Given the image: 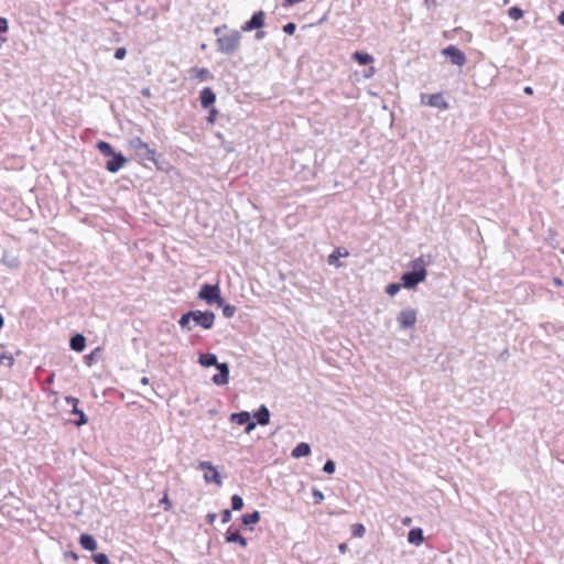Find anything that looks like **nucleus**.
<instances>
[{"label": "nucleus", "mask_w": 564, "mask_h": 564, "mask_svg": "<svg viewBox=\"0 0 564 564\" xmlns=\"http://www.w3.org/2000/svg\"><path fill=\"white\" fill-rule=\"evenodd\" d=\"M214 33L217 36L218 51L226 55L234 54L240 46L241 34L237 30H229L226 24L216 26Z\"/></svg>", "instance_id": "nucleus-1"}, {"label": "nucleus", "mask_w": 564, "mask_h": 564, "mask_svg": "<svg viewBox=\"0 0 564 564\" xmlns=\"http://www.w3.org/2000/svg\"><path fill=\"white\" fill-rule=\"evenodd\" d=\"M412 270L404 272L401 276L402 286L405 289H413L419 283L423 282L426 279L427 272L425 269V261L422 257L413 260L411 262Z\"/></svg>", "instance_id": "nucleus-2"}, {"label": "nucleus", "mask_w": 564, "mask_h": 564, "mask_svg": "<svg viewBox=\"0 0 564 564\" xmlns=\"http://www.w3.org/2000/svg\"><path fill=\"white\" fill-rule=\"evenodd\" d=\"M128 149L141 161H150L156 164V151L140 137H133L128 141Z\"/></svg>", "instance_id": "nucleus-3"}, {"label": "nucleus", "mask_w": 564, "mask_h": 564, "mask_svg": "<svg viewBox=\"0 0 564 564\" xmlns=\"http://www.w3.org/2000/svg\"><path fill=\"white\" fill-rule=\"evenodd\" d=\"M198 297L204 300L208 305L224 304V299L220 295V289L218 284H204L198 292Z\"/></svg>", "instance_id": "nucleus-4"}, {"label": "nucleus", "mask_w": 564, "mask_h": 564, "mask_svg": "<svg viewBox=\"0 0 564 564\" xmlns=\"http://www.w3.org/2000/svg\"><path fill=\"white\" fill-rule=\"evenodd\" d=\"M194 315L192 319L196 326H200L204 329H210L215 323V313L212 311H192Z\"/></svg>", "instance_id": "nucleus-5"}, {"label": "nucleus", "mask_w": 564, "mask_h": 564, "mask_svg": "<svg viewBox=\"0 0 564 564\" xmlns=\"http://www.w3.org/2000/svg\"><path fill=\"white\" fill-rule=\"evenodd\" d=\"M198 468L206 470L204 474V480L206 482H208V484L213 482L217 486L223 485V478H221L220 474L218 473L216 467L210 462H200L198 464Z\"/></svg>", "instance_id": "nucleus-6"}, {"label": "nucleus", "mask_w": 564, "mask_h": 564, "mask_svg": "<svg viewBox=\"0 0 564 564\" xmlns=\"http://www.w3.org/2000/svg\"><path fill=\"white\" fill-rule=\"evenodd\" d=\"M442 54L447 56L451 59L452 64L456 65L458 67L464 66L466 63V56H465L464 52L460 51L455 45H449V46L445 47L442 51Z\"/></svg>", "instance_id": "nucleus-7"}, {"label": "nucleus", "mask_w": 564, "mask_h": 564, "mask_svg": "<svg viewBox=\"0 0 564 564\" xmlns=\"http://www.w3.org/2000/svg\"><path fill=\"white\" fill-rule=\"evenodd\" d=\"M264 20L265 13L263 11L260 10L258 12H254L250 20H248L241 25V31L250 32L253 30H260L264 25Z\"/></svg>", "instance_id": "nucleus-8"}, {"label": "nucleus", "mask_w": 564, "mask_h": 564, "mask_svg": "<svg viewBox=\"0 0 564 564\" xmlns=\"http://www.w3.org/2000/svg\"><path fill=\"white\" fill-rule=\"evenodd\" d=\"M422 104H426L430 107L446 110L449 108L448 102L444 99L441 93L432 94L430 96H421Z\"/></svg>", "instance_id": "nucleus-9"}, {"label": "nucleus", "mask_w": 564, "mask_h": 564, "mask_svg": "<svg viewBox=\"0 0 564 564\" xmlns=\"http://www.w3.org/2000/svg\"><path fill=\"white\" fill-rule=\"evenodd\" d=\"M398 322L401 329L413 327L416 322V312L413 308H404L398 314Z\"/></svg>", "instance_id": "nucleus-10"}, {"label": "nucleus", "mask_w": 564, "mask_h": 564, "mask_svg": "<svg viewBox=\"0 0 564 564\" xmlns=\"http://www.w3.org/2000/svg\"><path fill=\"white\" fill-rule=\"evenodd\" d=\"M218 373L213 377V383L216 386H225L229 381V365L221 362L217 365Z\"/></svg>", "instance_id": "nucleus-11"}, {"label": "nucleus", "mask_w": 564, "mask_h": 564, "mask_svg": "<svg viewBox=\"0 0 564 564\" xmlns=\"http://www.w3.org/2000/svg\"><path fill=\"white\" fill-rule=\"evenodd\" d=\"M127 162L126 158L121 153H115L106 162V169L110 173H117Z\"/></svg>", "instance_id": "nucleus-12"}, {"label": "nucleus", "mask_w": 564, "mask_h": 564, "mask_svg": "<svg viewBox=\"0 0 564 564\" xmlns=\"http://www.w3.org/2000/svg\"><path fill=\"white\" fill-rule=\"evenodd\" d=\"M78 399L73 397V416H76L73 419V425L82 426L88 422L87 415L78 409Z\"/></svg>", "instance_id": "nucleus-13"}, {"label": "nucleus", "mask_w": 564, "mask_h": 564, "mask_svg": "<svg viewBox=\"0 0 564 564\" xmlns=\"http://www.w3.org/2000/svg\"><path fill=\"white\" fill-rule=\"evenodd\" d=\"M200 105L203 108H209L216 100V95L212 88L205 87L199 95Z\"/></svg>", "instance_id": "nucleus-14"}, {"label": "nucleus", "mask_w": 564, "mask_h": 564, "mask_svg": "<svg viewBox=\"0 0 564 564\" xmlns=\"http://www.w3.org/2000/svg\"><path fill=\"white\" fill-rule=\"evenodd\" d=\"M253 417L256 419V423L259 425H267L270 422V411L269 409L262 404L260 408L254 412Z\"/></svg>", "instance_id": "nucleus-15"}, {"label": "nucleus", "mask_w": 564, "mask_h": 564, "mask_svg": "<svg viewBox=\"0 0 564 564\" xmlns=\"http://www.w3.org/2000/svg\"><path fill=\"white\" fill-rule=\"evenodd\" d=\"M226 542L238 543L243 547L247 546L246 538H243L240 534L239 530H237V529H235V530H232L231 528L228 529V531L226 532Z\"/></svg>", "instance_id": "nucleus-16"}, {"label": "nucleus", "mask_w": 564, "mask_h": 564, "mask_svg": "<svg viewBox=\"0 0 564 564\" xmlns=\"http://www.w3.org/2000/svg\"><path fill=\"white\" fill-rule=\"evenodd\" d=\"M311 454V446L308 443L301 442L292 449L293 458L306 457Z\"/></svg>", "instance_id": "nucleus-17"}, {"label": "nucleus", "mask_w": 564, "mask_h": 564, "mask_svg": "<svg viewBox=\"0 0 564 564\" xmlns=\"http://www.w3.org/2000/svg\"><path fill=\"white\" fill-rule=\"evenodd\" d=\"M189 73L192 78L198 79L199 82H206L213 77L207 68L192 67Z\"/></svg>", "instance_id": "nucleus-18"}, {"label": "nucleus", "mask_w": 564, "mask_h": 564, "mask_svg": "<svg viewBox=\"0 0 564 564\" xmlns=\"http://www.w3.org/2000/svg\"><path fill=\"white\" fill-rule=\"evenodd\" d=\"M408 541L411 544L420 545L424 541L423 531L420 528H413L408 533Z\"/></svg>", "instance_id": "nucleus-19"}, {"label": "nucleus", "mask_w": 564, "mask_h": 564, "mask_svg": "<svg viewBox=\"0 0 564 564\" xmlns=\"http://www.w3.org/2000/svg\"><path fill=\"white\" fill-rule=\"evenodd\" d=\"M198 362L203 366V367H212V366H215L217 368V365H219L220 362H218L217 360V356L215 354H212V352H207V354H202L198 358Z\"/></svg>", "instance_id": "nucleus-20"}, {"label": "nucleus", "mask_w": 564, "mask_h": 564, "mask_svg": "<svg viewBox=\"0 0 564 564\" xmlns=\"http://www.w3.org/2000/svg\"><path fill=\"white\" fill-rule=\"evenodd\" d=\"M349 253L347 250L341 251L340 248H336L329 256H328V264L335 265L337 268L341 267V263L338 261L340 257H347Z\"/></svg>", "instance_id": "nucleus-21"}, {"label": "nucleus", "mask_w": 564, "mask_h": 564, "mask_svg": "<svg viewBox=\"0 0 564 564\" xmlns=\"http://www.w3.org/2000/svg\"><path fill=\"white\" fill-rule=\"evenodd\" d=\"M1 262L10 269H17L20 265V260L17 256L4 251Z\"/></svg>", "instance_id": "nucleus-22"}, {"label": "nucleus", "mask_w": 564, "mask_h": 564, "mask_svg": "<svg viewBox=\"0 0 564 564\" xmlns=\"http://www.w3.org/2000/svg\"><path fill=\"white\" fill-rule=\"evenodd\" d=\"M79 543L83 549L88 551H94L97 549V542L95 538L90 534H82L79 538Z\"/></svg>", "instance_id": "nucleus-23"}, {"label": "nucleus", "mask_w": 564, "mask_h": 564, "mask_svg": "<svg viewBox=\"0 0 564 564\" xmlns=\"http://www.w3.org/2000/svg\"><path fill=\"white\" fill-rule=\"evenodd\" d=\"M250 419L251 415L247 411L236 412L230 415V420L239 425H245Z\"/></svg>", "instance_id": "nucleus-24"}, {"label": "nucleus", "mask_w": 564, "mask_h": 564, "mask_svg": "<svg viewBox=\"0 0 564 564\" xmlns=\"http://www.w3.org/2000/svg\"><path fill=\"white\" fill-rule=\"evenodd\" d=\"M86 346V338L83 334H73V350L83 351Z\"/></svg>", "instance_id": "nucleus-25"}, {"label": "nucleus", "mask_w": 564, "mask_h": 564, "mask_svg": "<svg viewBox=\"0 0 564 564\" xmlns=\"http://www.w3.org/2000/svg\"><path fill=\"white\" fill-rule=\"evenodd\" d=\"M241 520L246 527L250 524H256L260 521V512L256 510L251 513L243 514Z\"/></svg>", "instance_id": "nucleus-26"}, {"label": "nucleus", "mask_w": 564, "mask_h": 564, "mask_svg": "<svg viewBox=\"0 0 564 564\" xmlns=\"http://www.w3.org/2000/svg\"><path fill=\"white\" fill-rule=\"evenodd\" d=\"M352 57L360 65H368L373 61L371 55H369L368 53H364V52H355Z\"/></svg>", "instance_id": "nucleus-27"}, {"label": "nucleus", "mask_w": 564, "mask_h": 564, "mask_svg": "<svg viewBox=\"0 0 564 564\" xmlns=\"http://www.w3.org/2000/svg\"><path fill=\"white\" fill-rule=\"evenodd\" d=\"M97 149L106 156H111L116 153L112 145L106 141H99Z\"/></svg>", "instance_id": "nucleus-28"}, {"label": "nucleus", "mask_w": 564, "mask_h": 564, "mask_svg": "<svg viewBox=\"0 0 564 564\" xmlns=\"http://www.w3.org/2000/svg\"><path fill=\"white\" fill-rule=\"evenodd\" d=\"M194 313L192 311L186 312L183 314L178 321V324L182 328H186L187 330L192 329V326H189V323L193 321L192 316Z\"/></svg>", "instance_id": "nucleus-29"}, {"label": "nucleus", "mask_w": 564, "mask_h": 564, "mask_svg": "<svg viewBox=\"0 0 564 564\" xmlns=\"http://www.w3.org/2000/svg\"><path fill=\"white\" fill-rule=\"evenodd\" d=\"M100 347L95 348L90 354L84 357L85 364L90 367L100 357Z\"/></svg>", "instance_id": "nucleus-30"}, {"label": "nucleus", "mask_w": 564, "mask_h": 564, "mask_svg": "<svg viewBox=\"0 0 564 564\" xmlns=\"http://www.w3.org/2000/svg\"><path fill=\"white\" fill-rule=\"evenodd\" d=\"M218 306L223 308V315H224L226 318H231V317H234V315H235V313H236V311H237L236 306L230 305V304H226L225 302H224V304H223V305H218Z\"/></svg>", "instance_id": "nucleus-31"}, {"label": "nucleus", "mask_w": 564, "mask_h": 564, "mask_svg": "<svg viewBox=\"0 0 564 564\" xmlns=\"http://www.w3.org/2000/svg\"><path fill=\"white\" fill-rule=\"evenodd\" d=\"M508 15L512 19V20H520L522 17H523V10L520 9L519 7H511L509 10H508Z\"/></svg>", "instance_id": "nucleus-32"}, {"label": "nucleus", "mask_w": 564, "mask_h": 564, "mask_svg": "<svg viewBox=\"0 0 564 564\" xmlns=\"http://www.w3.org/2000/svg\"><path fill=\"white\" fill-rule=\"evenodd\" d=\"M243 507V499L239 495L231 496V508L235 511H238L242 509Z\"/></svg>", "instance_id": "nucleus-33"}, {"label": "nucleus", "mask_w": 564, "mask_h": 564, "mask_svg": "<svg viewBox=\"0 0 564 564\" xmlns=\"http://www.w3.org/2000/svg\"><path fill=\"white\" fill-rule=\"evenodd\" d=\"M401 289V285L398 283H390L386 288V293L390 296H394Z\"/></svg>", "instance_id": "nucleus-34"}, {"label": "nucleus", "mask_w": 564, "mask_h": 564, "mask_svg": "<svg viewBox=\"0 0 564 564\" xmlns=\"http://www.w3.org/2000/svg\"><path fill=\"white\" fill-rule=\"evenodd\" d=\"M93 560L96 564H108L109 558L105 553H97L93 555Z\"/></svg>", "instance_id": "nucleus-35"}, {"label": "nucleus", "mask_w": 564, "mask_h": 564, "mask_svg": "<svg viewBox=\"0 0 564 564\" xmlns=\"http://www.w3.org/2000/svg\"><path fill=\"white\" fill-rule=\"evenodd\" d=\"M336 469V464L332 459H327L323 466V471L326 474H333Z\"/></svg>", "instance_id": "nucleus-36"}, {"label": "nucleus", "mask_w": 564, "mask_h": 564, "mask_svg": "<svg viewBox=\"0 0 564 564\" xmlns=\"http://www.w3.org/2000/svg\"><path fill=\"white\" fill-rule=\"evenodd\" d=\"M365 532H366V529L362 524L357 523V524L352 525V534L355 536L361 538V536H364Z\"/></svg>", "instance_id": "nucleus-37"}, {"label": "nucleus", "mask_w": 564, "mask_h": 564, "mask_svg": "<svg viewBox=\"0 0 564 564\" xmlns=\"http://www.w3.org/2000/svg\"><path fill=\"white\" fill-rule=\"evenodd\" d=\"M312 496L315 503H321L324 500V494L318 489H313Z\"/></svg>", "instance_id": "nucleus-38"}, {"label": "nucleus", "mask_w": 564, "mask_h": 564, "mask_svg": "<svg viewBox=\"0 0 564 564\" xmlns=\"http://www.w3.org/2000/svg\"><path fill=\"white\" fill-rule=\"evenodd\" d=\"M295 30L296 25L293 22H289L283 26V31L289 35H292L295 32Z\"/></svg>", "instance_id": "nucleus-39"}, {"label": "nucleus", "mask_w": 564, "mask_h": 564, "mask_svg": "<svg viewBox=\"0 0 564 564\" xmlns=\"http://www.w3.org/2000/svg\"><path fill=\"white\" fill-rule=\"evenodd\" d=\"M126 55H127V50L124 47H118L115 51V58H117V59H122L126 57Z\"/></svg>", "instance_id": "nucleus-40"}, {"label": "nucleus", "mask_w": 564, "mask_h": 564, "mask_svg": "<svg viewBox=\"0 0 564 564\" xmlns=\"http://www.w3.org/2000/svg\"><path fill=\"white\" fill-rule=\"evenodd\" d=\"M160 503L164 506L165 511H169L172 508V505L169 500L166 492L164 494L163 498L160 500Z\"/></svg>", "instance_id": "nucleus-41"}, {"label": "nucleus", "mask_w": 564, "mask_h": 564, "mask_svg": "<svg viewBox=\"0 0 564 564\" xmlns=\"http://www.w3.org/2000/svg\"><path fill=\"white\" fill-rule=\"evenodd\" d=\"M231 520V511L229 509H225L221 512V522L228 523Z\"/></svg>", "instance_id": "nucleus-42"}, {"label": "nucleus", "mask_w": 564, "mask_h": 564, "mask_svg": "<svg viewBox=\"0 0 564 564\" xmlns=\"http://www.w3.org/2000/svg\"><path fill=\"white\" fill-rule=\"evenodd\" d=\"M9 29V23L6 18L0 17V33H6Z\"/></svg>", "instance_id": "nucleus-43"}, {"label": "nucleus", "mask_w": 564, "mask_h": 564, "mask_svg": "<svg viewBox=\"0 0 564 564\" xmlns=\"http://www.w3.org/2000/svg\"><path fill=\"white\" fill-rule=\"evenodd\" d=\"M246 425V433H250L256 429L257 423L252 421L251 419L245 424Z\"/></svg>", "instance_id": "nucleus-44"}, {"label": "nucleus", "mask_w": 564, "mask_h": 564, "mask_svg": "<svg viewBox=\"0 0 564 564\" xmlns=\"http://www.w3.org/2000/svg\"><path fill=\"white\" fill-rule=\"evenodd\" d=\"M218 111L216 109H212L209 111V115L207 117V121L210 122V123H214L215 120H216V116H217Z\"/></svg>", "instance_id": "nucleus-45"}, {"label": "nucleus", "mask_w": 564, "mask_h": 564, "mask_svg": "<svg viewBox=\"0 0 564 564\" xmlns=\"http://www.w3.org/2000/svg\"><path fill=\"white\" fill-rule=\"evenodd\" d=\"M0 360H1V362H3V360H6L7 366H9V367H11L13 365V358L11 356L2 355Z\"/></svg>", "instance_id": "nucleus-46"}, {"label": "nucleus", "mask_w": 564, "mask_h": 564, "mask_svg": "<svg viewBox=\"0 0 564 564\" xmlns=\"http://www.w3.org/2000/svg\"><path fill=\"white\" fill-rule=\"evenodd\" d=\"M304 0H284V3L283 6L284 7H292L294 4H297V3H301L303 2Z\"/></svg>", "instance_id": "nucleus-47"}, {"label": "nucleus", "mask_w": 564, "mask_h": 564, "mask_svg": "<svg viewBox=\"0 0 564 564\" xmlns=\"http://www.w3.org/2000/svg\"><path fill=\"white\" fill-rule=\"evenodd\" d=\"M216 518H217V514H216V513H208V514H207V521H208L210 524H213V523L215 522Z\"/></svg>", "instance_id": "nucleus-48"}, {"label": "nucleus", "mask_w": 564, "mask_h": 564, "mask_svg": "<svg viewBox=\"0 0 564 564\" xmlns=\"http://www.w3.org/2000/svg\"><path fill=\"white\" fill-rule=\"evenodd\" d=\"M264 36H265V32L259 31V30L257 31V33L254 35L256 40H258V41L264 39Z\"/></svg>", "instance_id": "nucleus-49"}, {"label": "nucleus", "mask_w": 564, "mask_h": 564, "mask_svg": "<svg viewBox=\"0 0 564 564\" xmlns=\"http://www.w3.org/2000/svg\"><path fill=\"white\" fill-rule=\"evenodd\" d=\"M557 21L561 25H564V11H562L558 17H557Z\"/></svg>", "instance_id": "nucleus-50"}, {"label": "nucleus", "mask_w": 564, "mask_h": 564, "mask_svg": "<svg viewBox=\"0 0 564 564\" xmlns=\"http://www.w3.org/2000/svg\"><path fill=\"white\" fill-rule=\"evenodd\" d=\"M523 91L527 94V95H532L533 94V88L530 87V86H527L524 87Z\"/></svg>", "instance_id": "nucleus-51"}, {"label": "nucleus", "mask_w": 564, "mask_h": 564, "mask_svg": "<svg viewBox=\"0 0 564 564\" xmlns=\"http://www.w3.org/2000/svg\"><path fill=\"white\" fill-rule=\"evenodd\" d=\"M346 549H347V546H346V544H345V543H341V544L339 545V552H340V553H345V552H346Z\"/></svg>", "instance_id": "nucleus-52"}, {"label": "nucleus", "mask_w": 564, "mask_h": 564, "mask_svg": "<svg viewBox=\"0 0 564 564\" xmlns=\"http://www.w3.org/2000/svg\"><path fill=\"white\" fill-rule=\"evenodd\" d=\"M142 95H144V96H148V97H149V96L151 95L150 89H149V88H144V89H142Z\"/></svg>", "instance_id": "nucleus-53"}, {"label": "nucleus", "mask_w": 564, "mask_h": 564, "mask_svg": "<svg viewBox=\"0 0 564 564\" xmlns=\"http://www.w3.org/2000/svg\"><path fill=\"white\" fill-rule=\"evenodd\" d=\"M140 381H141L142 384H148L149 383V379L147 377L141 378Z\"/></svg>", "instance_id": "nucleus-54"}, {"label": "nucleus", "mask_w": 564, "mask_h": 564, "mask_svg": "<svg viewBox=\"0 0 564 564\" xmlns=\"http://www.w3.org/2000/svg\"><path fill=\"white\" fill-rule=\"evenodd\" d=\"M373 73V68H370V70H367L366 77H370Z\"/></svg>", "instance_id": "nucleus-55"}, {"label": "nucleus", "mask_w": 564, "mask_h": 564, "mask_svg": "<svg viewBox=\"0 0 564 564\" xmlns=\"http://www.w3.org/2000/svg\"><path fill=\"white\" fill-rule=\"evenodd\" d=\"M373 73V68H370V70H367L366 77H370Z\"/></svg>", "instance_id": "nucleus-56"}, {"label": "nucleus", "mask_w": 564, "mask_h": 564, "mask_svg": "<svg viewBox=\"0 0 564 564\" xmlns=\"http://www.w3.org/2000/svg\"><path fill=\"white\" fill-rule=\"evenodd\" d=\"M554 283H555L556 285H561V284H562V281H561V279L555 278V279H554Z\"/></svg>", "instance_id": "nucleus-57"}, {"label": "nucleus", "mask_w": 564, "mask_h": 564, "mask_svg": "<svg viewBox=\"0 0 564 564\" xmlns=\"http://www.w3.org/2000/svg\"><path fill=\"white\" fill-rule=\"evenodd\" d=\"M64 555H65L66 557L70 556V551H65V552H64Z\"/></svg>", "instance_id": "nucleus-58"}, {"label": "nucleus", "mask_w": 564, "mask_h": 564, "mask_svg": "<svg viewBox=\"0 0 564 564\" xmlns=\"http://www.w3.org/2000/svg\"><path fill=\"white\" fill-rule=\"evenodd\" d=\"M67 403H70V395L65 397Z\"/></svg>", "instance_id": "nucleus-59"}, {"label": "nucleus", "mask_w": 564, "mask_h": 564, "mask_svg": "<svg viewBox=\"0 0 564 564\" xmlns=\"http://www.w3.org/2000/svg\"><path fill=\"white\" fill-rule=\"evenodd\" d=\"M77 560V555L73 552V561Z\"/></svg>", "instance_id": "nucleus-60"}, {"label": "nucleus", "mask_w": 564, "mask_h": 564, "mask_svg": "<svg viewBox=\"0 0 564 564\" xmlns=\"http://www.w3.org/2000/svg\"><path fill=\"white\" fill-rule=\"evenodd\" d=\"M2 41H6V39H1V37H0V44H2Z\"/></svg>", "instance_id": "nucleus-61"}, {"label": "nucleus", "mask_w": 564, "mask_h": 564, "mask_svg": "<svg viewBox=\"0 0 564 564\" xmlns=\"http://www.w3.org/2000/svg\"><path fill=\"white\" fill-rule=\"evenodd\" d=\"M2 41H6V39H1V37H0V44H2Z\"/></svg>", "instance_id": "nucleus-62"}]
</instances>
